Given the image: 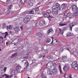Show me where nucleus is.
<instances>
[{
  "instance_id": "nucleus-47",
  "label": "nucleus",
  "mask_w": 78,
  "mask_h": 78,
  "mask_svg": "<svg viewBox=\"0 0 78 78\" xmlns=\"http://www.w3.org/2000/svg\"><path fill=\"white\" fill-rule=\"evenodd\" d=\"M47 58L48 59H51V57L50 56H48Z\"/></svg>"
},
{
  "instance_id": "nucleus-48",
  "label": "nucleus",
  "mask_w": 78,
  "mask_h": 78,
  "mask_svg": "<svg viewBox=\"0 0 78 78\" xmlns=\"http://www.w3.org/2000/svg\"><path fill=\"white\" fill-rule=\"evenodd\" d=\"M34 62H35V61L33 60L32 61V64H34Z\"/></svg>"
},
{
  "instance_id": "nucleus-21",
  "label": "nucleus",
  "mask_w": 78,
  "mask_h": 78,
  "mask_svg": "<svg viewBox=\"0 0 78 78\" xmlns=\"http://www.w3.org/2000/svg\"><path fill=\"white\" fill-rule=\"evenodd\" d=\"M73 15L74 16H78V11H75V12L73 13Z\"/></svg>"
},
{
  "instance_id": "nucleus-52",
  "label": "nucleus",
  "mask_w": 78,
  "mask_h": 78,
  "mask_svg": "<svg viewBox=\"0 0 78 78\" xmlns=\"http://www.w3.org/2000/svg\"><path fill=\"white\" fill-rule=\"evenodd\" d=\"M10 2V0H7L6 2Z\"/></svg>"
},
{
  "instance_id": "nucleus-22",
  "label": "nucleus",
  "mask_w": 78,
  "mask_h": 78,
  "mask_svg": "<svg viewBox=\"0 0 78 78\" xmlns=\"http://www.w3.org/2000/svg\"><path fill=\"white\" fill-rule=\"evenodd\" d=\"M36 36H38L40 37H42V34L40 33H37L36 34Z\"/></svg>"
},
{
  "instance_id": "nucleus-15",
  "label": "nucleus",
  "mask_w": 78,
  "mask_h": 78,
  "mask_svg": "<svg viewBox=\"0 0 78 78\" xmlns=\"http://www.w3.org/2000/svg\"><path fill=\"white\" fill-rule=\"evenodd\" d=\"M63 71L66 72L69 70V67L68 66H65L63 68Z\"/></svg>"
},
{
  "instance_id": "nucleus-45",
  "label": "nucleus",
  "mask_w": 78,
  "mask_h": 78,
  "mask_svg": "<svg viewBox=\"0 0 78 78\" xmlns=\"http://www.w3.org/2000/svg\"><path fill=\"white\" fill-rule=\"evenodd\" d=\"M48 64H53V62L51 61L49 62Z\"/></svg>"
},
{
  "instance_id": "nucleus-29",
  "label": "nucleus",
  "mask_w": 78,
  "mask_h": 78,
  "mask_svg": "<svg viewBox=\"0 0 78 78\" xmlns=\"http://www.w3.org/2000/svg\"><path fill=\"white\" fill-rule=\"evenodd\" d=\"M28 58V53H27V55H25V56L23 57L25 59H27Z\"/></svg>"
},
{
  "instance_id": "nucleus-4",
  "label": "nucleus",
  "mask_w": 78,
  "mask_h": 78,
  "mask_svg": "<svg viewBox=\"0 0 78 78\" xmlns=\"http://www.w3.org/2000/svg\"><path fill=\"white\" fill-rule=\"evenodd\" d=\"M15 75V73L13 72H12L11 73V75L10 76H9V75H6V74H4L2 75V77H5V78H11L12 77V75Z\"/></svg>"
},
{
  "instance_id": "nucleus-6",
  "label": "nucleus",
  "mask_w": 78,
  "mask_h": 78,
  "mask_svg": "<svg viewBox=\"0 0 78 78\" xmlns=\"http://www.w3.org/2000/svg\"><path fill=\"white\" fill-rule=\"evenodd\" d=\"M53 13L55 16H57L58 14V10L56 8H53L52 9Z\"/></svg>"
},
{
  "instance_id": "nucleus-44",
  "label": "nucleus",
  "mask_w": 78,
  "mask_h": 78,
  "mask_svg": "<svg viewBox=\"0 0 78 78\" xmlns=\"http://www.w3.org/2000/svg\"><path fill=\"white\" fill-rule=\"evenodd\" d=\"M8 32H5V36H8Z\"/></svg>"
},
{
  "instance_id": "nucleus-40",
  "label": "nucleus",
  "mask_w": 78,
  "mask_h": 78,
  "mask_svg": "<svg viewBox=\"0 0 78 78\" xmlns=\"http://www.w3.org/2000/svg\"><path fill=\"white\" fill-rule=\"evenodd\" d=\"M7 69V67H5L4 68V72H6V69Z\"/></svg>"
},
{
  "instance_id": "nucleus-43",
  "label": "nucleus",
  "mask_w": 78,
  "mask_h": 78,
  "mask_svg": "<svg viewBox=\"0 0 78 78\" xmlns=\"http://www.w3.org/2000/svg\"><path fill=\"white\" fill-rule=\"evenodd\" d=\"M30 2H35V0H30Z\"/></svg>"
},
{
  "instance_id": "nucleus-5",
  "label": "nucleus",
  "mask_w": 78,
  "mask_h": 78,
  "mask_svg": "<svg viewBox=\"0 0 78 78\" xmlns=\"http://www.w3.org/2000/svg\"><path fill=\"white\" fill-rule=\"evenodd\" d=\"M34 10H31L30 12H25L24 13V15L25 16H28V14H34Z\"/></svg>"
},
{
  "instance_id": "nucleus-24",
  "label": "nucleus",
  "mask_w": 78,
  "mask_h": 78,
  "mask_svg": "<svg viewBox=\"0 0 78 78\" xmlns=\"http://www.w3.org/2000/svg\"><path fill=\"white\" fill-rule=\"evenodd\" d=\"M39 8H35L33 9V10L35 12H37L39 11Z\"/></svg>"
},
{
  "instance_id": "nucleus-38",
  "label": "nucleus",
  "mask_w": 78,
  "mask_h": 78,
  "mask_svg": "<svg viewBox=\"0 0 78 78\" xmlns=\"http://www.w3.org/2000/svg\"><path fill=\"white\" fill-rule=\"evenodd\" d=\"M31 6L30 5V4H29L28 3L27 4V8H30Z\"/></svg>"
},
{
  "instance_id": "nucleus-39",
  "label": "nucleus",
  "mask_w": 78,
  "mask_h": 78,
  "mask_svg": "<svg viewBox=\"0 0 78 78\" xmlns=\"http://www.w3.org/2000/svg\"><path fill=\"white\" fill-rule=\"evenodd\" d=\"M41 77L42 78H47V77L43 75H42Z\"/></svg>"
},
{
  "instance_id": "nucleus-20",
  "label": "nucleus",
  "mask_w": 78,
  "mask_h": 78,
  "mask_svg": "<svg viewBox=\"0 0 78 78\" xmlns=\"http://www.w3.org/2000/svg\"><path fill=\"white\" fill-rule=\"evenodd\" d=\"M20 27H15L14 29V30L16 32H18L20 31V29H19Z\"/></svg>"
},
{
  "instance_id": "nucleus-9",
  "label": "nucleus",
  "mask_w": 78,
  "mask_h": 78,
  "mask_svg": "<svg viewBox=\"0 0 78 78\" xmlns=\"http://www.w3.org/2000/svg\"><path fill=\"white\" fill-rule=\"evenodd\" d=\"M55 7L56 8H57L58 9L60 10V11H62V9L60 8V4H59L57 2L55 4Z\"/></svg>"
},
{
  "instance_id": "nucleus-63",
  "label": "nucleus",
  "mask_w": 78,
  "mask_h": 78,
  "mask_svg": "<svg viewBox=\"0 0 78 78\" xmlns=\"http://www.w3.org/2000/svg\"><path fill=\"white\" fill-rule=\"evenodd\" d=\"M3 41H2V43H3Z\"/></svg>"
},
{
  "instance_id": "nucleus-54",
  "label": "nucleus",
  "mask_w": 78,
  "mask_h": 78,
  "mask_svg": "<svg viewBox=\"0 0 78 78\" xmlns=\"http://www.w3.org/2000/svg\"><path fill=\"white\" fill-rule=\"evenodd\" d=\"M76 31L78 32V28L77 29Z\"/></svg>"
},
{
  "instance_id": "nucleus-34",
  "label": "nucleus",
  "mask_w": 78,
  "mask_h": 78,
  "mask_svg": "<svg viewBox=\"0 0 78 78\" xmlns=\"http://www.w3.org/2000/svg\"><path fill=\"white\" fill-rule=\"evenodd\" d=\"M28 3L31 6H32L33 5V2H31V1H30V2H29Z\"/></svg>"
},
{
  "instance_id": "nucleus-60",
  "label": "nucleus",
  "mask_w": 78,
  "mask_h": 78,
  "mask_svg": "<svg viewBox=\"0 0 78 78\" xmlns=\"http://www.w3.org/2000/svg\"><path fill=\"white\" fill-rule=\"evenodd\" d=\"M76 22H77V23H78V20H77V21H76Z\"/></svg>"
},
{
  "instance_id": "nucleus-50",
  "label": "nucleus",
  "mask_w": 78,
  "mask_h": 78,
  "mask_svg": "<svg viewBox=\"0 0 78 78\" xmlns=\"http://www.w3.org/2000/svg\"><path fill=\"white\" fill-rule=\"evenodd\" d=\"M0 38L1 39H2V40H3V37H2V36H0Z\"/></svg>"
},
{
  "instance_id": "nucleus-23",
  "label": "nucleus",
  "mask_w": 78,
  "mask_h": 78,
  "mask_svg": "<svg viewBox=\"0 0 78 78\" xmlns=\"http://www.w3.org/2000/svg\"><path fill=\"white\" fill-rule=\"evenodd\" d=\"M17 56V53H16L12 55L11 57L12 58H14V57H16V56Z\"/></svg>"
},
{
  "instance_id": "nucleus-3",
  "label": "nucleus",
  "mask_w": 78,
  "mask_h": 78,
  "mask_svg": "<svg viewBox=\"0 0 78 78\" xmlns=\"http://www.w3.org/2000/svg\"><path fill=\"white\" fill-rule=\"evenodd\" d=\"M52 41L50 43V44H53L54 46H57L58 45L59 43V41H58L57 40H54L53 41V38H52Z\"/></svg>"
},
{
  "instance_id": "nucleus-37",
  "label": "nucleus",
  "mask_w": 78,
  "mask_h": 78,
  "mask_svg": "<svg viewBox=\"0 0 78 78\" xmlns=\"http://www.w3.org/2000/svg\"><path fill=\"white\" fill-rule=\"evenodd\" d=\"M73 25V27L74 26H75V25H76V22H73L72 23Z\"/></svg>"
},
{
  "instance_id": "nucleus-28",
  "label": "nucleus",
  "mask_w": 78,
  "mask_h": 78,
  "mask_svg": "<svg viewBox=\"0 0 78 78\" xmlns=\"http://www.w3.org/2000/svg\"><path fill=\"white\" fill-rule=\"evenodd\" d=\"M27 0H21L20 2L22 4H23L25 3Z\"/></svg>"
},
{
  "instance_id": "nucleus-61",
  "label": "nucleus",
  "mask_w": 78,
  "mask_h": 78,
  "mask_svg": "<svg viewBox=\"0 0 78 78\" xmlns=\"http://www.w3.org/2000/svg\"><path fill=\"white\" fill-rule=\"evenodd\" d=\"M73 49H74V50H76V48H74V49H73Z\"/></svg>"
},
{
  "instance_id": "nucleus-10",
  "label": "nucleus",
  "mask_w": 78,
  "mask_h": 78,
  "mask_svg": "<svg viewBox=\"0 0 78 78\" xmlns=\"http://www.w3.org/2000/svg\"><path fill=\"white\" fill-rule=\"evenodd\" d=\"M39 24L40 26H44L45 24V22L44 20H42L40 21Z\"/></svg>"
},
{
  "instance_id": "nucleus-53",
  "label": "nucleus",
  "mask_w": 78,
  "mask_h": 78,
  "mask_svg": "<svg viewBox=\"0 0 78 78\" xmlns=\"http://www.w3.org/2000/svg\"><path fill=\"white\" fill-rule=\"evenodd\" d=\"M11 5H9V9H11Z\"/></svg>"
},
{
  "instance_id": "nucleus-41",
  "label": "nucleus",
  "mask_w": 78,
  "mask_h": 78,
  "mask_svg": "<svg viewBox=\"0 0 78 78\" xmlns=\"http://www.w3.org/2000/svg\"><path fill=\"white\" fill-rule=\"evenodd\" d=\"M67 29V28L66 27H64L63 28V31H65V30H66Z\"/></svg>"
},
{
  "instance_id": "nucleus-51",
  "label": "nucleus",
  "mask_w": 78,
  "mask_h": 78,
  "mask_svg": "<svg viewBox=\"0 0 78 78\" xmlns=\"http://www.w3.org/2000/svg\"><path fill=\"white\" fill-rule=\"evenodd\" d=\"M48 64H47L46 65V68L47 69V68H48Z\"/></svg>"
},
{
  "instance_id": "nucleus-17",
  "label": "nucleus",
  "mask_w": 78,
  "mask_h": 78,
  "mask_svg": "<svg viewBox=\"0 0 78 78\" xmlns=\"http://www.w3.org/2000/svg\"><path fill=\"white\" fill-rule=\"evenodd\" d=\"M29 65V63H28V62L27 61H26L25 62V66H26V67H25L24 68V69H26L27 67H28Z\"/></svg>"
},
{
  "instance_id": "nucleus-12",
  "label": "nucleus",
  "mask_w": 78,
  "mask_h": 78,
  "mask_svg": "<svg viewBox=\"0 0 78 78\" xmlns=\"http://www.w3.org/2000/svg\"><path fill=\"white\" fill-rule=\"evenodd\" d=\"M53 75H56L57 73V69L56 68H54L52 71Z\"/></svg>"
},
{
  "instance_id": "nucleus-31",
  "label": "nucleus",
  "mask_w": 78,
  "mask_h": 78,
  "mask_svg": "<svg viewBox=\"0 0 78 78\" xmlns=\"http://www.w3.org/2000/svg\"><path fill=\"white\" fill-rule=\"evenodd\" d=\"M59 25L60 26H61V27H62V26H64V25H66L67 24H62V23H60L59 24Z\"/></svg>"
},
{
  "instance_id": "nucleus-11",
  "label": "nucleus",
  "mask_w": 78,
  "mask_h": 78,
  "mask_svg": "<svg viewBox=\"0 0 78 78\" xmlns=\"http://www.w3.org/2000/svg\"><path fill=\"white\" fill-rule=\"evenodd\" d=\"M62 60L63 61V62H67L69 61V58L66 56L62 57Z\"/></svg>"
},
{
  "instance_id": "nucleus-2",
  "label": "nucleus",
  "mask_w": 78,
  "mask_h": 78,
  "mask_svg": "<svg viewBox=\"0 0 78 78\" xmlns=\"http://www.w3.org/2000/svg\"><path fill=\"white\" fill-rule=\"evenodd\" d=\"M71 67L73 68L74 70H78V65L77 64V61H75L71 64Z\"/></svg>"
},
{
  "instance_id": "nucleus-27",
  "label": "nucleus",
  "mask_w": 78,
  "mask_h": 78,
  "mask_svg": "<svg viewBox=\"0 0 78 78\" xmlns=\"http://www.w3.org/2000/svg\"><path fill=\"white\" fill-rule=\"evenodd\" d=\"M59 70L60 71V73H62V71L61 70V65H59Z\"/></svg>"
},
{
  "instance_id": "nucleus-8",
  "label": "nucleus",
  "mask_w": 78,
  "mask_h": 78,
  "mask_svg": "<svg viewBox=\"0 0 78 78\" xmlns=\"http://www.w3.org/2000/svg\"><path fill=\"white\" fill-rule=\"evenodd\" d=\"M30 20L29 18L25 17L24 18L23 22L25 23H27L28 22H30Z\"/></svg>"
},
{
  "instance_id": "nucleus-19",
  "label": "nucleus",
  "mask_w": 78,
  "mask_h": 78,
  "mask_svg": "<svg viewBox=\"0 0 78 78\" xmlns=\"http://www.w3.org/2000/svg\"><path fill=\"white\" fill-rule=\"evenodd\" d=\"M69 25L70 26V27H69V30H71V31H72V27H73V23H70L69 24Z\"/></svg>"
},
{
  "instance_id": "nucleus-32",
  "label": "nucleus",
  "mask_w": 78,
  "mask_h": 78,
  "mask_svg": "<svg viewBox=\"0 0 78 78\" xmlns=\"http://www.w3.org/2000/svg\"><path fill=\"white\" fill-rule=\"evenodd\" d=\"M72 34L71 33L68 32L67 33V36H72Z\"/></svg>"
},
{
  "instance_id": "nucleus-1",
  "label": "nucleus",
  "mask_w": 78,
  "mask_h": 78,
  "mask_svg": "<svg viewBox=\"0 0 78 78\" xmlns=\"http://www.w3.org/2000/svg\"><path fill=\"white\" fill-rule=\"evenodd\" d=\"M50 13H51V10L50 9H48L43 14V16L44 17H47L49 20H50V19L49 18H52L53 17L52 16H50Z\"/></svg>"
},
{
  "instance_id": "nucleus-18",
  "label": "nucleus",
  "mask_w": 78,
  "mask_h": 78,
  "mask_svg": "<svg viewBox=\"0 0 78 78\" xmlns=\"http://www.w3.org/2000/svg\"><path fill=\"white\" fill-rule=\"evenodd\" d=\"M16 69L17 72H19L20 71L21 66H17L16 67Z\"/></svg>"
},
{
  "instance_id": "nucleus-58",
  "label": "nucleus",
  "mask_w": 78,
  "mask_h": 78,
  "mask_svg": "<svg viewBox=\"0 0 78 78\" xmlns=\"http://www.w3.org/2000/svg\"><path fill=\"white\" fill-rule=\"evenodd\" d=\"M8 42H6V45H8Z\"/></svg>"
},
{
  "instance_id": "nucleus-26",
  "label": "nucleus",
  "mask_w": 78,
  "mask_h": 78,
  "mask_svg": "<svg viewBox=\"0 0 78 78\" xmlns=\"http://www.w3.org/2000/svg\"><path fill=\"white\" fill-rule=\"evenodd\" d=\"M59 31H60V34H61L62 36V35H63V33H64V31H63V30H61V29L59 28Z\"/></svg>"
},
{
  "instance_id": "nucleus-16",
  "label": "nucleus",
  "mask_w": 78,
  "mask_h": 78,
  "mask_svg": "<svg viewBox=\"0 0 78 78\" xmlns=\"http://www.w3.org/2000/svg\"><path fill=\"white\" fill-rule=\"evenodd\" d=\"M53 30L52 29H49L47 32V35H49L51 32H53Z\"/></svg>"
},
{
  "instance_id": "nucleus-55",
  "label": "nucleus",
  "mask_w": 78,
  "mask_h": 78,
  "mask_svg": "<svg viewBox=\"0 0 78 78\" xmlns=\"http://www.w3.org/2000/svg\"><path fill=\"white\" fill-rule=\"evenodd\" d=\"M69 17H66V20H67V19H69Z\"/></svg>"
},
{
  "instance_id": "nucleus-35",
  "label": "nucleus",
  "mask_w": 78,
  "mask_h": 78,
  "mask_svg": "<svg viewBox=\"0 0 78 78\" xmlns=\"http://www.w3.org/2000/svg\"><path fill=\"white\" fill-rule=\"evenodd\" d=\"M7 29H9V30H11V28H12V26H9V27H7Z\"/></svg>"
},
{
  "instance_id": "nucleus-49",
  "label": "nucleus",
  "mask_w": 78,
  "mask_h": 78,
  "mask_svg": "<svg viewBox=\"0 0 78 78\" xmlns=\"http://www.w3.org/2000/svg\"><path fill=\"white\" fill-rule=\"evenodd\" d=\"M3 66L1 65V66H0V68H3Z\"/></svg>"
},
{
  "instance_id": "nucleus-62",
  "label": "nucleus",
  "mask_w": 78,
  "mask_h": 78,
  "mask_svg": "<svg viewBox=\"0 0 78 78\" xmlns=\"http://www.w3.org/2000/svg\"><path fill=\"white\" fill-rule=\"evenodd\" d=\"M1 50H2L0 48V51H1Z\"/></svg>"
},
{
  "instance_id": "nucleus-59",
  "label": "nucleus",
  "mask_w": 78,
  "mask_h": 78,
  "mask_svg": "<svg viewBox=\"0 0 78 78\" xmlns=\"http://www.w3.org/2000/svg\"><path fill=\"white\" fill-rule=\"evenodd\" d=\"M26 44H28V42L26 41Z\"/></svg>"
},
{
  "instance_id": "nucleus-36",
  "label": "nucleus",
  "mask_w": 78,
  "mask_h": 78,
  "mask_svg": "<svg viewBox=\"0 0 78 78\" xmlns=\"http://www.w3.org/2000/svg\"><path fill=\"white\" fill-rule=\"evenodd\" d=\"M8 26H6L5 24H3L2 26V28H7Z\"/></svg>"
},
{
  "instance_id": "nucleus-57",
  "label": "nucleus",
  "mask_w": 78,
  "mask_h": 78,
  "mask_svg": "<svg viewBox=\"0 0 78 78\" xmlns=\"http://www.w3.org/2000/svg\"><path fill=\"white\" fill-rule=\"evenodd\" d=\"M6 36H6V35H5V37H4V38H5H5H6Z\"/></svg>"
},
{
  "instance_id": "nucleus-25",
  "label": "nucleus",
  "mask_w": 78,
  "mask_h": 78,
  "mask_svg": "<svg viewBox=\"0 0 78 78\" xmlns=\"http://www.w3.org/2000/svg\"><path fill=\"white\" fill-rule=\"evenodd\" d=\"M65 15L68 17V16H70V13L68 12H67L65 13Z\"/></svg>"
},
{
  "instance_id": "nucleus-30",
  "label": "nucleus",
  "mask_w": 78,
  "mask_h": 78,
  "mask_svg": "<svg viewBox=\"0 0 78 78\" xmlns=\"http://www.w3.org/2000/svg\"><path fill=\"white\" fill-rule=\"evenodd\" d=\"M50 41H51V39L49 38H48L46 40V42L47 43H49Z\"/></svg>"
},
{
  "instance_id": "nucleus-33",
  "label": "nucleus",
  "mask_w": 78,
  "mask_h": 78,
  "mask_svg": "<svg viewBox=\"0 0 78 78\" xmlns=\"http://www.w3.org/2000/svg\"><path fill=\"white\" fill-rule=\"evenodd\" d=\"M58 17L59 18H63V17H64V15L62 14H60L58 16Z\"/></svg>"
},
{
  "instance_id": "nucleus-7",
  "label": "nucleus",
  "mask_w": 78,
  "mask_h": 78,
  "mask_svg": "<svg viewBox=\"0 0 78 78\" xmlns=\"http://www.w3.org/2000/svg\"><path fill=\"white\" fill-rule=\"evenodd\" d=\"M72 9L73 11H78V8L77 6L75 5H73L72 7Z\"/></svg>"
},
{
  "instance_id": "nucleus-42",
  "label": "nucleus",
  "mask_w": 78,
  "mask_h": 78,
  "mask_svg": "<svg viewBox=\"0 0 78 78\" xmlns=\"http://www.w3.org/2000/svg\"><path fill=\"white\" fill-rule=\"evenodd\" d=\"M42 56H43V55H41L39 57V58H42Z\"/></svg>"
},
{
  "instance_id": "nucleus-46",
  "label": "nucleus",
  "mask_w": 78,
  "mask_h": 78,
  "mask_svg": "<svg viewBox=\"0 0 78 78\" xmlns=\"http://www.w3.org/2000/svg\"><path fill=\"white\" fill-rule=\"evenodd\" d=\"M66 50H67L68 51H69V48H66Z\"/></svg>"
},
{
  "instance_id": "nucleus-64",
  "label": "nucleus",
  "mask_w": 78,
  "mask_h": 78,
  "mask_svg": "<svg viewBox=\"0 0 78 78\" xmlns=\"http://www.w3.org/2000/svg\"><path fill=\"white\" fill-rule=\"evenodd\" d=\"M45 56V55L43 56V58H44V57Z\"/></svg>"
},
{
  "instance_id": "nucleus-14",
  "label": "nucleus",
  "mask_w": 78,
  "mask_h": 78,
  "mask_svg": "<svg viewBox=\"0 0 78 78\" xmlns=\"http://www.w3.org/2000/svg\"><path fill=\"white\" fill-rule=\"evenodd\" d=\"M47 73L48 75H51L52 76H53V75H54L53 73V72L50 71V69H48L47 71Z\"/></svg>"
},
{
  "instance_id": "nucleus-56",
  "label": "nucleus",
  "mask_w": 78,
  "mask_h": 78,
  "mask_svg": "<svg viewBox=\"0 0 78 78\" xmlns=\"http://www.w3.org/2000/svg\"><path fill=\"white\" fill-rule=\"evenodd\" d=\"M20 28L21 29V30H22V26Z\"/></svg>"
},
{
  "instance_id": "nucleus-13",
  "label": "nucleus",
  "mask_w": 78,
  "mask_h": 78,
  "mask_svg": "<svg viewBox=\"0 0 78 78\" xmlns=\"http://www.w3.org/2000/svg\"><path fill=\"white\" fill-rule=\"evenodd\" d=\"M61 7L62 9L65 10L66 9V5L65 4L63 3L61 5Z\"/></svg>"
}]
</instances>
